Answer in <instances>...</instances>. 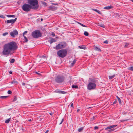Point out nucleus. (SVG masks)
<instances>
[{"label": "nucleus", "mask_w": 133, "mask_h": 133, "mask_svg": "<svg viewBox=\"0 0 133 133\" xmlns=\"http://www.w3.org/2000/svg\"><path fill=\"white\" fill-rule=\"evenodd\" d=\"M131 1L133 2V0H131Z\"/></svg>", "instance_id": "63"}, {"label": "nucleus", "mask_w": 133, "mask_h": 133, "mask_svg": "<svg viewBox=\"0 0 133 133\" xmlns=\"http://www.w3.org/2000/svg\"><path fill=\"white\" fill-rule=\"evenodd\" d=\"M64 80V77L61 76H58L55 78V81L58 83H61L63 82Z\"/></svg>", "instance_id": "8"}, {"label": "nucleus", "mask_w": 133, "mask_h": 133, "mask_svg": "<svg viewBox=\"0 0 133 133\" xmlns=\"http://www.w3.org/2000/svg\"><path fill=\"white\" fill-rule=\"evenodd\" d=\"M57 7L54 6H50L49 8V10L51 11H55L57 9Z\"/></svg>", "instance_id": "12"}, {"label": "nucleus", "mask_w": 133, "mask_h": 133, "mask_svg": "<svg viewBox=\"0 0 133 133\" xmlns=\"http://www.w3.org/2000/svg\"><path fill=\"white\" fill-rule=\"evenodd\" d=\"M67 45L66 43L65 42H59L58 44L55 47L53 48L56 50H59L63 49L65 48Z\"/></svg>", "instance_id": "4"}, {"label": "nucleus", "mask_w": 133, "mask_h": 133, "mask_svg": "<svg viewBox=\"0 0 133 133\" xmlns=\"http://www.w3.org/2000/svg\"><path fill=\"white\" fill-rule=\"evenodd\" d=\"M8 97V96H3L0 97V98L2 99H4Z\"/></svg>", "instance_id": "32"}, {"label": "nucleus", "mask_w": 133, "mask_h": 133, "mask_svg": "<svg viewBox=\"0 0 133 133\" xmlns=\"http://www.w3.org/2000/svg\"><path fill=\"white\" fill-rule=\"evenodd\" d=\"M10 62L11 63H14L15 61V59H10Z\"/></svg>", "instance_id": "22"}, {"label": "nucleus", "mask_w": 133, "mask_h": 133, "mask_svg": "<svg viewBox=\"0 0 133 133\" xmlns=\"http://www.w3.org/2000/svg\"><path fill=\"white\" fill-rule=\"evenodd\" d=\"M67 54V50L65 49H62L57 52V54L60 57L63 58L65 57Z\"/></svg>", "instance_id": "3"}, {"label": "nucleus", "mask_w": 133, "mask_h": 133, "mask_svg": "<svg viewBox=\"0 0 133 133\" xmlns=\"http://www.w3.org/2000/svg\"><path fill=\"white\" fill-rule=\"evenodd\" d=\"M41 3H42V4H43L45 6H46L47 4L45 2H41Z\"/></svg>", "instance_id": "35"}, {"label": "nucleus", "mask_w": 133, "mask_h": 133, "mask_svg": "<svg viewBox=\"0 0 133 133\" xmlns=\"http://www.w3.org/2000/svg\"><path fill=\"white\" fill-rule=\"evenodd\" d=\"M9 73L10 74H12V71H9Z\"/></svg>", "instance_id": "53"}, {"label": "nucleus", "mask_w": 133, "mask_h": 133, "mask_svg": "<svg viewBox=\"0 0 133 133\" xmlns=\"http://www.w3.org/2000/svg\"><path fill=\"white\" fill-rule=\"evenodd\" d=\"M95 50H96L100 52L101 51V49L97 46L95 47Z\"/></svg>", "instance_id": "17"}, {"label": "nucleus", "mask_w": 133, "mask_h": 133, "mask_svg": "<svg viewBox=\"0 0 133 133\" xmlns=\"http://www.w3.org/2000/svg\"><path fill=\"white\" fill-rule=\"evenodd\" d=\"M49 132V130H47L45 132V133H47Z\"/></svg>", "instance_id": "56"}, {"label": "nucleus", "mask_w": 133, "mask_h": 133, "mask_svg": "<svg viewBox=\"0 0 133 133\" xmlns=\"http://www.w3.org/2000/svg\"><path fill=\"white\" fill-rule=\"evenodd\" d=\"M63 120H64L63 119H62V120L61 121V122L59 123V124L60 125V124H62V122L63 121Z\"/></svg>", "instance_id": "43"}, {"label": "nucleus", "mask_w": 133, "mask_h": 133, "mask_svg": "<svg viewBox=\"0 0 133 133\" xmlns=\"http://www.w3.org/2000/svg\"><path fill=\"white\" fill-rule=\"evenodd\" d=\"M22 84L24 86L25 85V83H22Z\"/></svg>", "instance_id": "51"}, {"label": "nucleus", "mask_w": 133, "mask_h": 133, "mask_svg": "<svg viewBox=\"0 0 133 133\" xmlns=\"http://www.w3.org/2000/svg\"><path fill=\"white\" fill-rule=\"evenodd\" d=\"M112 6H107L104 7V9H109L111 8H112Z\"/></svg>", "instance_id": "14"}, {"label": "nucleus", "mask_w": 133, "mask_h": 133, "mask_svg": "<svg viewBox=\"0 0 133 133\" xmlns=\"http://www.w3.org/2000/svg\"><path fill=\"white\" fill-rule=\"evenodd\" d=\"M3 16H0V17L1 18H3Z\"/></svg>", "instance_id": "59"}, {"label": "nucleus", "mask_w": 133, "mask_h": 133, "mask_svg": "<svg viewBox=\"0 0 133 133\" xmlns=\"http://www.w3.org/2000/svg\"><path fill=\"white\" fill-rule=\"evenodd\" d=\"M23 36L24 37V38L25 39V42H27L28 41V40L27 39V38H26V37L24 36V35H23Z\"/></svg>", "instance_id": "24"}, {"label": "nucleus", "mask_w": 133, "mask_h": 133, "mask_svg": "<svg viewBox=\"0 0 133 133\" xmlns=\"http://www.w3.org/2000/svg\"><path fill=\"white\" fill-rule=\"evenodd\" d=\"M10 35L13 38L15 37V36H17L18 34V31L15 30L12 31H11L10 33Z\"/></svg>", "instance_id": "9"}, {"label": "nucleus", "mask_w": 133, "mask_h": 133, "mask_svg": "<svg viewBox=\"0 0 133 133\" xmlns=\"http://www.w3.org/2000/svg\"><path fill=\"white\" fill-rule=\"evenodd\" d=\"M78 24H80V25H81V26H83V27H87V26L86 25H84L79 22H78Z\"/></svg>", "instance_id": "27"}, {"label": "nucleus", "mask_w": 133, "mask_h": 133, "mask_svg": "<svg viewBox=\"0 0 133 133\" xmlns=\"http://www.w3.org/2000/svg\"><path fill=\"white\" fill-rule=\"evenodd\" d=\"M116 102H117V101H115L114 102V103H113V104H115L116 103Z\"/></svg>", "instance_id": "50"}, {"label": "nucleus", "mask_w": 133, "mask_h": 133, "mask_svg": "<svg viewBox=\"0 0 133 133\" xmlns=\"http://www.w3.org/2000/svg\"><path fill=\"white\" fill-rule=\"evenodd\" d=\"M72 87L73 88H78V86L77 85H73L72 86Z\"/></svg>", "instance_id": "21"}, {"label": "nucleus", "mask_w": 133, "mask_h": 133, "mask_svg": "<svg viewBox=\"0 0 133 133\" xmlns=\"http://www.w3.org/2000/svg\"><path fill=\"white\" fill-rule=\"evenodd\" d=\"M94 128L95 130H96L98 129V128L97 126H95L94 127Z\"/></svg>", "instance_id": "40"}, {"label": "nucleus", "mask_w": 133, "mask_h": 133, "mask_svg": "<svg viewBox=\"0 0 133 133\" xmlns=\"http://www.w3.org/2000/svg\"><path fill=\"white\" fill-rule=\"evenodd\" d=\"M59 94H64L65 93V92L64 91H61V90H59Z\"/></svg>", "instance_id": "31"}, {"label": "nucleus", "mask_w": 133, "mask_h": 133, "mask_svg": "<svg viewBox=\"0 0 133 133\" xmlns=\"http://www.w3.org/2000/svg\"><path fill=\"white\" fill-rule=\"evenodd\" d=\"M59 90H55V92L56 93H59Z\"/></svg>", "instance_id": "46"}, {"label": "nucleus", "mask_w": 133, "mask_h": 133, "mask_svg": "<svg viewBox=\"0 0 133 133\" xmlns=\"http://www.w3.org/2000/svg\"><path fill=\"white\" fill-rule=\"evenodd\" d=\"M98 26H100L102 28H104L105 27V26L103 24H99L98 25Z\"/></svg>", "instance_id": "33"}, {"label": "nucleus", "mask_w": 133, "mask_h": 133, "mask_svg": "<svg viewBox=\"0 0 133 133\" xmlns=\"http://www.w3.org/2000/svg\"><path fill=\"white\" fill-rule=\"evenodd\" d=\"M35 73L37 74L38 75H41V74L39 73V72H35Z\"/></svg>", "instance_id": "48"}, {"label": "nucleus", "mask_w": 133, "mask_h": 133, "mask_svg": "<svg viewBox=\"0 0 133 133\" xmlns=\"http://www.w3.org/2000/svg\"><path fill=\"white\" fill-rule=\"evenodd\" d=\"M27 31H24L23 34V35H25V34H26L27 33Z\"/></svg>", "instance_id": "41"}, {"label": "nucleus", "mask_w": 133, "mask_h": 133, "mask_svg": "<svg viewBox=\"0 0 133 133\" xmlns=\"http://www.w3.org/2000/svg\"><path fill=\"white\" fill-rule=\"evenodd\" d=\"M80 110L79 109H78L77 110V112H78Z\"/></svg>", "instance_id": "57"}, {"label": "nucleus", "mask_w": 133, "mask_h": 133, "mask_svg": "<svg viewBox=\"0 0 133 133\" xmlns=\"http://www.w3.org/2000/svg\"><path fill=\"white\" fill-rule=\"evenodd\" d=\"M6 16L8 17H13L14 18L15 17V16L13 15H6Z\"/></svg>", "instance_id": "15"}, {"label": "nucleus", "mask_w": 133, "mask_h": 133, "mask_svg": "<svg viewBox=\"0 0 133 133\" xmlns=\"http://www.w3.org/2000/svg\"><path fill=\"white\" fill-rule=\"evenodd\" d=\"M18 46L15 42L12 41L4 44L3 47L2 54L4 56H7L12 54V52L16 50Z\"/></svg>", "instance_id": "1"}, {"label": "nucleus", "mask_w": 133, "mask_h": 133, "mask_svg": "<svg viewBox=\"0 0 133 133\" xmlns=\"http://www.w3.org/2000/svg\"><path fill=\"white\" fill-rule=\"evenodd\" d=\"M17 19V18H15L14 19H11L10 20H8L5 22H6L7 24L9 23H11V25L13 24L16 21Z\"/></svg>", "instance_id": "11"}, {"label": "nucleus", "mask_w": 133, "mask_h": 133, "mask_svg": "<svg viewBox=\"0 0 133 133\" xmlns=\"http://www.w3.org/2000/svg\"><path fill=\"white\" fill-rule=\"evenodd\" d=\"M76 61V59H74L73 62L71 63V65L72 66H73L74 64L75 63Z\"/></svg>", "instance_id": "25"}, {"label": "nucleus", "mask_w": 133, "mask_h": 133, "mask_svg": "<svg viewBox=\"0 0 133 133\" xmlns=\"http://www.w3.org/2000/svg\"><path fill=\"white\" fill-rule=\"evenodd\" d=\"M49 114L50 115H51L53 114V113H52V112H51Z\"/></svg>", "instance_id": "54"}, {"label": "nucleus", "mask_w": 133, "mask_h": 133, "mask_svg": "<svg viewBox=\"0 0 133 133\" xmlns=\"http://www.w3.org/2000/svg\"><path fill=\"white\" fill-rule=\"evenodd\" d=\"M63 120H64L63 119H62V120L61 121V122L59 123V124L60 125V124H62V122L63 121Z\"/></svg>", "instance_id": "45"}, {"label": "nucleus", "mask_w": 133, "mask_h": 133, "mask_svg": "<svg viewBox=\"0 0 133 133\" xmlns=\"http://www.w3.org/2000/svg\"><path fill=\"white\" fill-rule=\"evenodd\" d=\"M17 99V97L16 96H15L12 102H14Z\"/></svg>", "instance_id": "28"}, {"label": "nucleus", "mask_w": 133, "mask_h": 133, "mask_svg": "<svg viewBox=\"0 0 133 133\" xmlns=\"http://www.w3.org/2000/svg\"><path fill=\"white\" fill-rule=\"evenodd\" d=\"M95 116H93V117H92V118H91V121H92L94 119H95Z\"/></svg>", "instance_id": "47"}, {"label": "nucleus", "mask_w": 133, "mask_h": 133, "mask_svg": "<svg viewBox=\"0 0 133 133\" xmlns=\"http://www.w3.org/2000/svg\"><path fill=\"white\" fill-rule=\"evenodd\" d=\"M78 47L80 49H83L84 50L85 49H86V47L85 46H79Z\"/></svg>", "instance_id": "18"}, {"label": "nucleus", "mask_w": 133, "mask_h": 133, "mask_svg": "<svg viewBox=\"0 0 133 133\" xmlns=\"http://www.w3.org/2000/svg\"><path fill=\"white\" fill-rule=\"evenodd\" d=\"M41 57H43V58H44L45 57V56H41Z\"/></svg>", "instance_id": "55"}, {"label": "nucleus", "mask_w": 133, "mask_h": 133, "mask_svg": "<svg viewBox=\"0 0 133 133\" xmlns=\"http://www.w3.org/2000/svg\"><path fill=\"white\" fill-rule=\"evenodd\" d=\"M70 106L72 107H73V103H71V104Z\"/></svg>", "instance_id": "49"}, {"label": "nucleus", "mask_w": 133, "mask_h": 133, "mask_svg": "<svg viewBox=\"0 0 133 133\" xmlns=\"http://www.w3.org/2000/svg\"><path fill=\"white\" fill-rule=\"evenodd\" d=\"M63 120H64L63 119H62V120L61 121V122L59 123V124L60 125V124H62V122L63 121Z\"/></svg>", "instance_id": "44"}, {"label": "nucleus", "mask_w": 133, "mask_h": 133, "mask_svg": "<svg viewBox=\"0 0 133 133\" xmlns=\"http://www.w3.org/2000/svg\"><path fill=\"white\" fill-rule=\"evenodd\" d=\"M94 80H92L90 82L88 85L87 88L89 90L95 89L96 87V85Z\"/></svg>", "instance_id": "5"}, {"label": "nucleus", "mask_w": 133, "mask_h": 133, "mask_svg": "<svg viewBox=\"0 0 133 133\" xmlns=\"http://www.w3.org/2000/svg\"><path fill=\"white\" fill-rule=\"evenodd\" d=\"M92 108V107H89V109H90V108Z\"/></svg>", "instance_id": "61"}, {"label": "nucleus", "mask_w": 133, "mask_h": 133, "mask_svg": "<svg viewBox=\"0 0 133 133\" xmlns=\"http://www.w3.org/2000/svg\"><path fill=\"white\" fill-rule=\"evenodd\" d=\"M8 34V32H6L3 34L2 35L3 36H4L7 35Z\"/></svg>", "instance_id": "34"}, {"label": "nucleus", "mask_w": 133, "mask_h": 133, "mask_svg": "<svg viewBox=\"0 0 133 133\" xmlns=\"http://www.w3.org/2000/svg\"><path fill=\"white\" fill-rule=\"evenodd\" d=\"M41 21H42L43 20V19L42 18H41Z\"/></svg>", "instance_id": "62"}, {"label": "nucleus", "mask_w": 133, "mask_h": 133, "mask_svg": "<svg viewBox=\"0 0 133 133\" xmlns=\"http://www.w3.org/2000/svg\"><path fill=\"white\" fill-rule=\"evenodd\" d=\"M56 41V40L53 38H51L50 40L48 41L49 42L50 44H51L52 43L55 42Z\"/></svg>", "instance_id": "13"}, {"label": "nucleus", "mask_w": 133, "mask_h": 133, "mask_svg": "<svg viewBox=\"0 0 133 133\" xmlns=\"http://www.w3.org/2000/svg\"><path fill=\"white\" fill-rule=\"evenodd\" d=\"M11 93H12L11 91L10 90H9L8 91V93L9 94H11Z\"/></svg>", "instance_id": "37"}, {"label": "nucleus", "mask_w": 133, "mask_h": 133, "mask_svg": "<svg viewBox=\"0 0 133 133\" xmlns=\"http://www.w3.org/2000/svg\"><path fill=\"white\" fill-rule=\"evenodd\" d=\"M32 35L35 38H37L42 36L41 33L38 30H35L32 32Z\"/></svg>", "instance_id": "6"}, {"label": "nucleus", "mask_w": 133, "mask_h": 133, "mask_svg": "<svg viewBox=\"0 0 133 133\" xmlns=\"http://www.w3.org/2000/svg\"><path fill=\"white\" fill-rule=\"evenodd\" d=\"M84 34L85 36H88L89 35V34L88 32L86 31L84 32Z\"/></svg>", "instance_id": "29"}, {"label": "nucleus", "mask_w": 133, "mask_h": 133, "mask_svg": "<svg viewBox=\"0 0 133 133\" xmlns=\"http://www.w3.org/2000/svg\"><path fill=\"white\" fill-rule=\"evenodd\" d=\"M116 97L118 99L119 98L118 96H117Z\"/></svg>", "instance_id": "58"}, {"label": "nucleus", "mask_w": 133, "mask_h": 133, "mask_svg": "<svg viewBox=\"0 0 133 133\" xmlns=\"http://www.w3.org/2000/svg\"><path fill=\"white\" fill-rule=\"evenodd\" d=\"M117 126V125H113L112 126H110L109 127H108L105 128V130H107L108 129H109L108 130V131L109 132H111L113 131L114 130V129H112V128H115Z\"/></svg>", "instance_id": "10"}, {"label": "nucleus", "mask_w": 133, "mask_h": 133, "mask_svg": "<svg viewBox=\"0 0 133 133\" xmlns=\"http://www.w3.org/2000/svg\"><path fill=\"white\" fill-rule=\"evenodd\" d=\"M31 8V6L29 4H23L22 8V9L23 10L26 12H28L29 11Z\"/></svg>", "instance_id": "7"}, {"label": "nucleus", "mask_w": 133, "mask_h": 133, "mask_svg": "<svg viewBox=\"0 0 133 133\" xmlns=\"http://www.w3.org/2000/svg\"><path fill=\"white\" fill-rule=\"evenodd\" d=\"M51 35L53 37H54L55 36V34L53 32H52Z\"/></svg>", "instance_id": "42"}, {"label": "nucleus", "mask_w": 133, "mask_h": 133, "mask_svg": "<svg viewBox=\"0 0 133 133\" xmlns=\"http://www.w3.org/2000/svg\"><path fill=\"white\" fill-rule=\"evenodd\" d=\"M103 43H104L108 44V40H107L104 41Z\"/></svg>", "instance_id": "38"}, {"label": "nucleus", "mask_w": 133, "mask_h": 133, "mask_svg": "<svg viewBox=\"0 0 133 133\" xmlns=\"http://www.w3.org/2000/svg\"><path fill=\"white\" fill-rule=\"evenodd\" d=\"M28 2L32 9L35 10L38 8L39 6L37 0H28Z\"/></svg>", "instance_id": "2"}, {"label": "nucleus", "mask_w": 133, "mask_h": 133, "mask_svg": "<svg viewBox=\"0 0 133 133\" xmlns=\"http://www.w3.org/2000/svg\"><path fill=\"white\" fill-rule=\"evenodd\" d=\"M115 76V75H113L112 76H109V79H111L113 78Z\"/></svg>", "instance_id": "23"}, {"label": "nucleus", "mask_w": 133, "mask_h": 133, "mask_svg": "<svg viewBox=\"0 0 133 133\" xmlns=\"http://www.w3.org/2000/svg\"><path fill=\"white\" fill-rule=\"evenodd\" d=\"M129 44L128 43H125V45L124 46V47L125 48L127 47L129 45Z\"/></svg>", "instance_id": "30"}, {"label": "nucleus", "mask_w": 133, "mask_h": 133, "mask_svg": "<svg viewBox=\"0 0 133 133\" xmlns=\"http://www.w3.org/2000/svg\"><path fill=\"white\" fill-rule=\"evenodd\" d=\"M52 4H53L54 5H58V4H57V3H52Z\"/></svg>", "instance_id": "52"}, {"label": "nucleus", "mask_w": 133, "mask_h": 133, "mask_svg": "<svg viewBox=\"0 0 133 133\" xmlns=\"http://www.w3.org/2000/svg\"><path fill=\"white\" fill-rule=\"evenodd\" d=\"M83 127H81L78 129V131L79 132H81L83 130Z\"/></svg>", "instance_id": "20"}, {"label": "nucleus", "mask_w": 133, "mask_h": 133, "mask_svg": "<svg viewBox=\"0 0 133 133\" xmlns=\"http://www.w3.org/2000/svg\"><path fill=\"white\" fill-rule=\"evenodd\" d=\"M118 101H119V102L120 104H121V100L119 98L118 99Z\"/></svg>", "instance_id": "39"}, {"label": "nucleus", "mask_w": 133, "mask_h": 133, "mask_svg": "<svg viewBox=\"0 0 133 133\" xmlns=\"http://www.w3.org/2000/svg\"><path fill=\"white\" fill-rule=\"evenodd\" d=\"M31 119H29V120H28V121H31Z\"/></svg>", "instance_id": "60"}, {"label": "nucleus", "mask_w": 133, "mask_h": 133, "mask_svg": "<svg viewBox=\"0 0 133 133\" xmlns=\"http://www.w3.org/2000/svg\"><path fill=\"white\" fill-rule=\"evenodd\" d=\"M14 79V80H13L12 82H11V83L14 84L15 83H18L17 81L14 80H15V79Z\"/></svg>", "instance_id": "26"}, {"label": "nucleus", "mask_w": 133, "mask_h": 133, "mask_svg": "<svg viewBox=\"0 0 133 133\" xmlns=\"http://www.w3.org/2000/svg\"><path fill=\"white\" fill-rule=\"evenodd\" d=\"M129 69L131 70V71H133V66H131V67H130L129 68Z\"/></svg>", "instance_id": "36"}, {"label": "nucleus", "mask_w": 133, "mask_h": 133, "mask_svg": "<svg viewBox=\"0 0 133 133\" xmlns=\"http://www.w3.org/2000/svg\"><path fill=\"white\" fill-rule=\"evenodd\" d=\"M92 10L97 12L99 14H101V12L99 10H97L96 9H92Z\"/></svg>", "instance_id": "16"}, {"label": "nucleus", "mask_w": 133, "mask_h": 133, "mask_svg": "<svg viewBox=\"0 0 133 133\" xmlns=\"http://www.w3.org/2000/svg\"><path fill=\"white\" fill-rule=\"evenodd\" d=\"M11 119V118H9L7 119L5 121V123H9Z\"/></svg>", "instance_id": "19"}]
</instances>
